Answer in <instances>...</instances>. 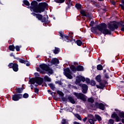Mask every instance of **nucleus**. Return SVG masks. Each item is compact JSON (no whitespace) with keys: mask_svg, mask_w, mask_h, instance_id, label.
<instances>
[{"mask_svg":"<svg viewBox=\"0 0 124 124\" xmlns=\"http://www.w3.org/2000/svg\"><path fill=\"white\" fill-rule=\"evenodd\" d=\"M44 82V79H43V78L41 77L36 78V83L37 85H39V86H41V85L43 84Z\"/></svg>","mask_w":124,"mask_h":124,"instance_id":"obj_12","label":"nucleus"},{"mask_svg":"<svg viewBox=\"0 0 124 124\" xmlns=\"http://www.w3.org/2000/svg\"><path fill=\"white\" fill-rule=\"evenodd\" d=\"M115 111H116L117 113L118 114V116L121 119H124V111L119 110L117 109H115Z\"/></svg>","mask_w":124,"mask_h":124,"instance_id":"obj_17","label":"nucleus"},{"mask_svg":"<svg viewBox=\"0 0 124 124\" xmlns=\"http://www.w3.org/2000/svg\"><path fill=\"white\" fill-rule=\"evenodd\" d=\"M73 124H82V123H80L79 122H77L76 121L74 122Z\"/></svg>","mask_w":124,"mask_h":124,"instance_id":"obj_62","label":"nucleus"},{"mask_svg":"<svg viewBox=\"0 0 124 124\" xmlns=\"http://www.w3.org/2000/svg\"><path fill=\"white\" fill-rule=\"evenodd\" d=\"M111 119H115L116 122H120L121 121V118L118 116V114L116 113V112H113V113L111 114Z\"/></svg>","mask_w":124,"mask_h":124,"instance_id":"obj_13","label":"nucleus"},{"mask_svg":"<svg viewBox=\"0 0 124 124\" xmlns=\"http://www.w3.org/2000/svg\"><path fill=\"white\" fill-rule=\"evenodd\" d=\"M24 4L25 5H26L27 6H30L31 5V4H30V2L28 1L27 0H24L23 1Z\"/></svg>","mask_w":124,"mask_h":124,"instance_id":"obj_38","label":"nucleus"},{"mask_svg":"<svg viewBox=\"0 0 124 124\" xmlns=\"http://www.w3.org/2000/svg\"><path fill=\"white\" fill-rule=\"evenodd\" d=\"M85 82L87 83V84H90L91 83V79L88 78H85Z\"/></svg>","mask_w":124,"mask_h":124,"instance_id":"obj_50","label":"nucleus"},{"mask_svg":"<svg viewBox=\"0 0 124 124\" xmlns=\"http://www.w3.org/2000/svg\"><path fill=\"white\" fill-rule=\"evenodd\" d=\"M84 66L81 65H78L77 66V71L78 72H81V71H84Z\"/></svg>","mask_w":124,"mask_h":124,"instance_id":"obj_22","label":"nucleus"},{"mask_svg":"<svg viewBox=\"0 0 124 124\" xmlns=\"http://www.w3.org/2000/svg\"><path fill=\"white\" fill-rule=\"evenodd\" d=\"M57 93L58 94L60 95V96H63V95H64V94H63V93H62V92L61 91H59V90L57 91Z\"/></svg>","mask_w":124,"mask_h":124,"instance_id":"obj_44","label":"nucleus"},{"mask_svg":"<svg viewBox=\"0 0 124 124\" xmlns=\"http://www.w3.org/2000/svg\"><path fill=\"white\" fill-rule=\"evenodd\" d=\"M74 65H76V66H78V65H79V64L77 62H74Z\"/></svg>","mask_w":124,"mask_h":124,"instance_id":"obj_60","label":"nucleus"},{"mask_svg":"<svg viewBox=\"0 0 124 124\" xmlns=\"http://www.w3.org/2000/svg\"><path fill=\"white\" fill-rule=\"evenodd\" d=\"M66 4L67 5V6L66 7V11H67L68 9H70L71 6H73V4L72 3H68V2H67Z\"/></svg>","mask_w":124,"mask_h":124,"instance_id":"obj_24","label":"nucleus"},{"mask_svg":"<svg viewBox=\"0 0 124 124\" xmlns=\"http://www.w3.org/2000/svg\"><path fill=\"white\" fill-rule=\"evenodd\" d=\"M121 2L123 3V4H120L119 6H121L122 10H124V0H121Z\"/></svg>","mask_w":124,"mask_h":124,"instance_id":"obj_42","label":"nucleus"},{"mask_svg":"<svg viewBox=\"0 0 124 124\" xmlns=\"http://www.w3.org/2000/svg\"><path fill=\"white\" fill-rule=\"evenodd\" d=\"M50 94L52 95V97H55V96H56V92H52L51 93H50Z\"/></svg>","mask_w":124,"mask_h":124,"instance_id":"obj_55","label":"nucleus"},{"mask_svg":"<svg viewBox=\"0 0 124 124\" xmlns=\"http://www.w3.org/2000/svg\"><path fill=\"white\" fill-rule=\"evenodd\" d=\"M34 93H37V94H38L39 93V89L37 88H34Z\"/></svg>","mask_w":124,"mask_h":124,"instance_id":"obj_52","label":"nucleus"},{"mask_svg":"<svg viewBox=\"0 0 124 124\" xmlns=\"http://www.w3.org/2000/svg\"><path fill=\"white\" fill-rule=\"evenodd\" d=\"M21 47H22V46H15V49L17 52H19L20 51V49Z\"/></svg>","mask_w":124,"mask_h":124,"instance_id":"obj_47","label":"nucleus"},{"mask_svg":"<svg viewBox=\"0 0 124 124\" xmlns=\"http://www.w3.org/2000/svg\"><path fill=\"white\" fill-rule=\"evenodd\" d=\"M68 99L69 100L71 103H72V104H75V100H74V98H73L72 96H69Z\"/></svg>","mask_w":124,"mask_h":124,"instance_id":"obj_27","label":"nucleus"},{"mask_svg":"<svg viewBox=\"0 0 124 124\" xmlns=\"http://www.w3.org/2000/svg\"><path fill=\"white\" fill-rule=\"evenodd\" d=\"M48 6V3L46 2H40L38 4V2L36 0H33L31 3V6L27 7L30 9L31 11L32 12L31 13V15L33 16H37L38 14L36 13H42V12H44L46 8Z\"/></svg>","mask_w":124,"mask_h":124,"instance_id":"obj_1","label":"nucleus"},{"mask_svg":"<svg viewBox=\"0 0 124 124\" xmlns=\"http://www.w3.org/2000/svg\"><path fill=\"white\" fill-rule=\"evenodd\" d=\"M43 16L41 14H37V16H36V17L39 21H40L41 22V20H42V17Z\"/></svg>","mask_w":124,"mask_h":124,"instance_id":"obj_31","label":"nucleus"},{"mask_svg":"<svg viewBox=\"0 0 124 124\" xmlns=\"http://www.w3.org/2000/svg\"><path fill=\"white\" fill-rule=\"evenodd\" d=\"M39 67L43 70V71H46L48 68H49V66L45 63H42L39 65Z\"/></svg>","mask_w":124,"mask_h":124,"instance_id":"obj_14","label":"nucleus"},{"mask_svg":"<svg viewBox=\"0 0 124 124\" xmlns=\"http://www.w3.org/2000/svg\"><path fill=\"white\" fill-rule=\"evenodd\" d=\"M88 118L87 117H85L83 119V122H84V123H85L86 121H87Z\"/></svg>","mask_w":124,"mask_h":124,"instance_id":"obj_61","label":"nucleus"},{"mask_svg":"<svg viewBox=\"0 0 124 124\" xmlns=\"http://www.w3.org/2000/svg\"><path fill=\"white\" fill-rule=\"evenodd\" d=\"M70 68L72 72L74 73H76L77 72V67L75 66L74 65H71L70 66Z\"/></svg>","mask_w":124,"mask_h":124,"instance_id":"obj_20","label":"nucleus"},{"mask_svg":"<svg viewBox=\"0 0 124 124\" xmlns=\"http://www.w3.org/2000/svg\"><path fill=\"white\" fill-rule=\"evenodd\" d=\"M94 24V21H91L90 23V27H92V28L93 27V24Z\"/></svg>","mask_w":124,"mask_h":124,"instance_id":"obj_56","label":"nucleus"},{"mask_svg":"<svg viewBox=\"0 0 124 124\" xmlns=\"http://www.w3.org/2000/svg\"><path fill=\"white\" fill-rule=\"evenodd\" d=\"M75 117H77V119H78V120H79V121H82V117H81V116H80V115H79V114L78 113H75L74 114Z\"/></svg>","mask_w":124,"mask_h":124,"instance_id":"obj_35","label":"nucleus"},{"mask_svg":"<svg viewBox=\"0 0 124 124\" xmlns=\"http://www.w3.org/2000/svg\"><path fill=\"white\" fill-rule=\"evenodd\" d=\"M114 123H115V121L113 119H109L108 120V124H114Z\"/></svg>","mask_w":124,"mask_h":124,"instance_id":"obj_51","label":"nucleus"},{"mask_svg":"<svg viewBox=\"0 0 124 124\" xmlns=\"http://www.w3.org/2000/svg\"><path fill=\"white\" fill-rule=\"evenodd\" d=\"M54 54L57 55V54H59L60 53V48L59 47H55V49L53 50Z\"/></svg>","mask_w":124,"mask_h":124,"instance_id":"obj_33","label":"nucleus"},{"mask_svg":"<svg viewBox=\"0 0 124 124\" xmlns=\"http://www.w3.org/2000/svg\"><path fill=\"white\" fill-rule=\"evenodd\" d=\"M30 83L32 84V85H34L35 83H36V78H31L30 79Z\"/></svg>","mask_w":124,"mask_h":124,"instance_id":"obj_29","label":"nucleus"},{"mask_svg":"<svg viewBox=\"0 0 124 124\" xmlns=\"http://www.w3.org/2000/svg\"><path fill=\"white\" fill-rule=\"evenodd\" d=\"M90 85H91V86H93V87H94V86H95V85H96V83L95 82V81L93 80H92L90 81Z\"/></svg>","mask_w":124,"mask_h":124,"instance_id":"obj_43","label":"nucleus"},{"mask_svg":"<svg viewBox=\"0 0 124 124\" xmlns=\"http://www.w3.org/2000/svg\"><path fill=\"white\" fill-rule=\"evenodd\" d=\"M77 79L76 80V83L77 84H80L81 83V78H80V76H77Z\"/></svg>","mask_w":124,"mask_h":124,"instance_id":"obj_41","label":"nucleus"},{"mask_svg":"<svg viewBox=\"0 0 124 124\" xmlns=\"http://www.w3.org/2000/svg\"><path fill=\"white\" fill-rule=\"evenodd\" d=\"M89 123L91 124H94V122H93V120L92 119H90L89 120Z\"/></svg>","mask_w":124,"mask_h":124,"instance_id":"obj_57","label":"nucleus"},{"mask_svg":"<svg viewBox=\"0 0 124 124\" xmlns=\"http://www.w3.org/2000/svg\"><path fill=\"white\" fill-rule=\"evenodd\" d=\"M72 40H73L74 42H76V43L77 44L78 46H82V41H81V40H77L76 41L75 39H73Z\"/></svg>","mask_w":124,"mask_h":124,"instance_id":"obj_23","label":"nucleus"},{"mask_svg":"<svg viewBox=\"0 0 124 124\" xmlns=\"http://www.w3.org/2000/svg\"><path fill=\"white\" fill-rule=\"evenodd\" d=\"M14 59L15 60H17V61H19V62H20V63H24V64H26V66H30V65H31V64L27 63L28 62L27 60L20 59L19 57H15Z\"/></svg>","mask_w":124,"mask_h":124,"instance_id":"obj_11","label":"nucleus"},{"mask_svg":"<svg viewBox=\"0 0 124 124\" xmlns=\"http://www.w3.org/2000/svg\"><path fill=\"white\" fill-rule=\"evenodd\" d=\"M8 49L10 51H12V52H14L15 51V46L13 44L12 45H10L8 47Z\"/></svg>","mask_w":124,"mask_h":124,"instance_id":"obj_26","label":"nucleus"},{"mask_svg":"<svg viewBox=\"0 0 124 124\" xmlns=\"http://www.w3.org/2000/svg\"><path fill=\"white\" fill-rule=\"evenodd\" d=\"M23 98V94L16 93L12 95V100L14 101H19Z\"/></svg>","mask_w":124,"mask_h":124,"instance_id":"obj_8","label":"nucleus"},{"mask_svg":"<svg viewBox=\"0 0 124 124\" xmlns=\"http://www.w3.org/2000/svg\"><path fill=\"white\" fill-rule=\"evenodd\" d=\"M37 71H38L39 72H41V73L43 72V71L41 69H40V67H38L37 68Z\"/></svg>","mask_w":124,"mask_h":124,"instance_id":"obj_58","label":"nucleus"},{"mask_svg":"<svg viewBox=\"0 0 124 124\" xmlns=\"http://www.w3.org/2000/svg\"><path fill=\"white\" fill-rule=\"evenodd\" d=\"M91 31L94 33V34H96L97 33V30L99 31H101L102 30L101 29V27H100V24L99 25H96L95 27H91Z\"/></svg>","mask_w":124,"mask_h":124,"instance_id":"obj_9","label":"nucleus"},{"mask_svg":"<svg viewBox=\"0 0 124 124\" xmlns=\"http://www.w3.org/2000/svg\"><path fill=\"white\" fill-rule=\"evenodd\" d=\"M68 88H69V89H71V88H72L73 86L71 84H68Z\"/></svg>","mask_w":124,"mask_h":124,"instance_id":"obj_63","label":"nucleus"},{"mask_svg":"<svg viewBox=\"0 0 124 124\" xmlns=\"http://www.w3.org/2000/svg\"><path fill=\"white\" fill-rule=\"evenodd\" d=\"M46 72H48V74H50V75L54 74V70H53L52 68H50L49 66H48V68H47Z\"/></svg>","mask_w":124,"mask_h":124,"instance_id":"obj_25","label":"nucleus"},{"mask_svg":"<svg viewBox=\"0 0 124 124\" xmlns=\"http://www.w3.org/2000/svg\"><path fill=\"white\" fill-rule=\"evenodd\" d=\"M91 107L94 109H100L104 111L105 110V106L102 103H98L97 102H95V104H92Z\"/></svg>","mask_w":124,"mask_h":124,"instance_id":"obj_4","label":"nucleus"},{"mask_svg":"<svg viewBox=\"0 0 124 124\" xmlns=\"http://www.w3.org/2000/svg\"><path fill=\"white\" fill-rule=\"evenodd\" d=\"M51 63L52 64H59L60 63V61L57 58H53L51 60Z\"/></svg>","mask_w":124,"mask_h":124,"instance_id":"obj_21","label":"nucleus"},{"mask_svg":"<svg viewBox=\"0 0 124 124\" xmlns=\"http://www.w3.org/2000/svg\"><path fill=\"white\" fill-rule=\"evenodd\" d=\"M74 94L78 99H80V100H82V101H83V102H86V101H87V96L83 93L75 92Z\"/></svg>","mask_w":124,"mask_h":124,"instance_id":"obj_5","label":"nucleus"},{"mask_svg":"<svg viewBox=\"0 0 124 124\" xmlns=\"http://www.w3.org/2000/svg\"><path fill=\"white\" fill-rule=\"evenodd\" d=\"M59 34L60 36H61L62 40H64L65 41H66V42H71L72 39H73V38H72L70 40L69 36H66V35H63L64 34V33L62 31L59 32Z\"/></svg>","mask_w":124,"mask_h":124,"instance_id":"obj_7","label":"nucleus"},{"mask_svg":"<svg viewBox=\"0 0 124 124\" xmlns=\"http://www.w3.org/2000/svg\"><path fill=\"white\" fill-rule=\"evenodd\" d=\"M24 89H25V88L23 87H21V88L16 87V93H20L21 94L23 93V92H24Z\"/></svg>","mask_w":124,"mask_h":124,"instance_id":"obj_19","label":"nucleus"},{"mask_svg":"<svg viewBox=\"0 0 124 124\" xmlns=\"http://www.w3.org/2000/svg\"><path fill=\"white\" fill-rule=\"evenodd\" d=\"M95 118L96 120H97V121H98V122H101V121H102V119L101 118V117L99 116V115L98 114H95Z\"/></svg>","mask_w":124,"mask_h":124,"instance_id":"obj_30","label":"nucleus"},{"mask_svg":"<svg viewBox=\"0 0 124 124\" xmlns=\"http://www.w3.org/2000/svg\"><path fill=\"white\" fill-rule=\"evenodd\" d=\"M44 79L45 82H51V78H49L47 76H45Z\"/></svg>","mask_w":124,"mask_h":124,"instance_id":"obj_32","label":"nucleus"},{"mask_svg":"<svg viewBox=\"0 0 124 124\" xmlns=\"http://www.w3.org/2000/svg\"><path fill=\"white\" fill-rule=\"evenodd\" d=\"M75 7L78 9H82V4L80 3H77L75 5Z\"/></svg>","mask_w":124,"mask_h":124,"instance_id":"obj_37","label":"nucleus"},{"mask_svg":"<svg viewBox=\"0 0 124 124\" xmlns=\"http://www.w3.org/2000/svg\"><path fill=\"white\" fill-rule=\"evenodd\" d=\"M79 78H80V81H81V82H85L86 81V78L82 76H80Z\"/></svg>","mask_w":124,"mask_h":124,"instance_id":"obj_48","label":"nucleus"},{"mask_svg":"<svg viewBox=\"0 0 124 124\" xmlns=\"http://www.w3.org/2000/svg\"><path fill=\"white\" fill-rule=\"evenodd\" d=\"M100 27L102 31H102L103 34H104L105 35H107V34L111 35V34H112V31H113V30L110 28H108L109 30L108 29L107 25L105 24V23H100Z\"/></svg>","mask_w":124,"mask_h":124,"instance_id":"obj_3","label":"nucleus"},{"mask_svg":"<svg viewBox=\"0 0 124 124\" xmlns=\"http://www.w3.org/2000/svg\"><path fill=\"white\" fill-rule=\"evenodd\" d=\"M97 70H102V69H103V66H102L101 64L97 65Z\"/></svg>","mask_w":124,"mask_h":124,"instance_id":"obj_40","label":"nucleus"},{"mask_svg":"<svg viewBox=\"0 0 124 124\" xmlns=\"http://www.w3.org/2000/svg\"><path fill=\"white\" fill-rule=\"evenodd\" d=\"M108 29H110L112 31H114L115 30H118L119 27H124V22L123 21H113L108 23Z\"/></svg>","mask_w":124,"mask_h":124,"instance_id":"obj_2","label":"nucleus"},{"mask_svg":"<svg viewBox=\"0 0 124 124\" xmlns=\"http://www.w3.org/2000/svg\"><path fill=\"white\" fill-rule=\"evenodd\" d=\"M48 18L49 17L48 16V15H46V16H43L42 20L41 21V22H42V23H45L43 24L44 26H46V23L48 22Z\"/></svg>","mask_w":124,"mask_h":124,"instance_id":"obj_15","label":"nucleus"},{"mask_svg":"<svg viewBox=\"0 0 124 124\" xmlns=\"http://www.w3.org/2000/svg\"><path fill=\"white\" fill-rule=\"evenodd\" d=\"M80 14L82 16H84V17H87L89 18V19H92V15L90 14V13L88 12H86V10H81L80 11Z\"/></svg>","mask_w":124,"mask_h":124,"instance_id":"obj_10","label":"nucleus"},{"mask_svg":"<svg viewBox=\"0 0 124 124\" xmlns=\"http://www.w3.org/2000/svg\"><path fill=\"white\" fill-rule=\"evenodd\" d=\"M62 100L64 102V101H66V98L62 97Z\"/></svg>","mask_w":124,"mask_h":124,"instance_id":"obj_59","label":"nucleus"},{"mask_svg":"<svg viewBox=\"0 0 124 124\" xmlns=\"http://www.w3.org/2000/svg\"><path fill=\"white\" fill-rule=\"evenodd\" d=\"M105 78H106V79H109L110 77H109V74L108 73H106L104 74Z\"/></svg>","mask_w":124,"mask_h":124,"instance_id":"obj_49","label":"nucleus"},{"mask_svg":"<svg viewBox=\"0 0 124 124\" xmlns=\"http://www.w3.org/2000/svg\"><path fill=\"white\" fill-rule=\"evenodd\" d=\"M87 101L88 102H89V103H93V102H94V99H93V97H91L90 98H88L87 99Z\"/></svg>","mask_w":124,"mask_h":124,"instance_id":"obj_34","label":"nucleus"},{"mask_svg":"<svg viewBox=\"0 0 124 124\" xmlns=\"http://www.w3.org/2000/svg\"><path fill=\"white\" fill-rule=\"evenodd\" d=\"M29 94L28 93H25L24 95L22 94V98H29Z\"/></svg>","mask_w":124,"mask_h":124,"instance_id":"obj_46","label":"nucleus"},{"mask_svg":"<svg viewBox=\"0 0 124 124\" xmlns=\"http://www.w3.org/2000/svg\"><path fill=\"white\" fill-rule=\"evenodd\" d=\"M48 86H49V87L50 88L51 90H52V91H55V89H56L55 85L53 84V83H50L48 84Z\"/></svg>","mask_w":124,"mask_h":124,"instance_id":"obj_36","label":"nucleus"},{"mask_svg":"<svg viewBox=\"0 0 124 124\" xmlns=\"http://www.w3.org/2000/svg\"><path fill=\"white\" fill-rule=\"evenodd\" d=\"M68 124V122H67V120L65 119H62V124Z\"/></svg>","mask_w":124,"mask_h":124,"instance_id":"obj_45","label":"nucleus"},{"mask_svg":"<svg viewBox=\"0 0 124 124\" xmlns=\"http://www.w3.org/2000/svg\"><path fill=\"white\" fill-rule=\"evenodd\" d=\"M12 68L13 70H14L15 72H17L19 71V65L16 63H14Z\"/></svg>","mask_w":124,"mask_h":124,"instance_id":"obj_18","label":"nucleus"},{"mask_svg":"<svg viewBox=\"0 0 124 124\" xmlns=\"http://www.w3.org/2000/svg\"><path fill=\"white\" fill-rule=\"evenodd\" d=\"M81 88L82 89V92L83 93H88V89L89 87H88V85H87V84H82L81 86Z\"/></svg>","mask_w":124,"mask_h":124,"instance_id":"obj_16","label":"nucleus"},{"mask_svg":"<svg viewBox=\"0 0 124 124\" xmlns=\"http://www.w3.org/2000/svg\"><path fill=\"white\" fill-rule=\"evenodd\" d=\"M14 64V63H10L8 65V67H9L10 68H13Z\"/></svg>","mask_w":124,"mask_h":124,"instance_id":"obj_53","label":"nucleus"},{"mask_svg":"<svg viewBox=\"0 0 124 124\" xmlns=\"http://www.w3.org/2000/svg\"><path fill=\"white\" fill-rule=\"evenodd\" d=\"M100 89L103 90L105 88V84H104L103 82H100Z\"/></svg>","mask_w":124,"mask_h":124,"instance_id":"obj_39","label":"nucleus"},{"mask_svg":"<svg viewBox=\"0 0 124 124\" xmlns=\"http://www.w3.org/2000/svg\"><path fill=\"white\" fill-rule=\"evenodd\" d=\"M56 84H59L60 86H62V81H58L55 82Z\"/></svg>","mask_w":124,"mask_h":124,"instance_id":"obj_54","label":"nucleus"},{"mask_svg":"<svg viewBox=\"0 0 124 124\" xmlns=\"http://www.w3.org/2000/svg\"><path fill=\"white\" fill-rule=\"evenodd\" d=\"M63 74L68 78V79H72L73 77L71 75V71H70V69L67 67L66 68L63 69Z\"/></svg>","mask_w":124,"mask_h":124,"instance_id":"obj_6","label":"nucleus"},{"mask_svg":"<svg viewBox=\"0 0 124 124\" xmlns=\"http://www.w3.org/2000/svg\"><path fill=\"white\" fill-rule=\"evenodd\" d=\"M95 79L96 80L97 82L100 83V82H101V75H99L96 76Z\"/></svg>","mask_w":124,"mask_h":124,"instance_id":"obj_28","label":"nucleus"},{"mask_svg":"<svg viewBox=\"0 0 124 124\" xmlns=\"http://www.w3.org/2000/svg\"><path fill=\"white\" fill-rule=\"evenodd\" d=\"M121 31H124V27H121Z\"/></svg>","mask_w":124,"mask_h":124,"instance_id":"obj_64","label":"nucleus"}]
</instances>
